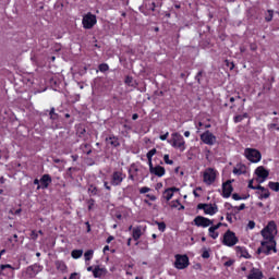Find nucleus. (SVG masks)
Segmentation results:
<instances>
[{
	"instance_id": "obj_27",
	"label": "nucleus",
	"mask_w": 279,
	"mask_h": 279,
	"mask_svg": "<svg viewBox=\"0 0 279 279\" xmlns=\"http://www.w3.org/2000/svg\"><path fill=\"white\" fill-rule=\"evenodd\" d=\"M56 267L59 271H66V264L64 262H57Z\"/></svg>"
},
{
	"instance_id": "obj_17",
	"label": "nucleus",
	"mask_w": 279,
	"mask_h": 279,
	"mask_svg": "<svg viewBox=\"0 0 279 279\" xmlns=\"http://www.w3.org/2000/svg\"><path fill=\"white\" fill-rule=\"evenodd\" d=\"M233 173L234 175H243L244 173H247V167H245V165L238 163L233 168Z\"/></svg>"
},
{
	"instance_id": "obj_49",
	"label": "nucleus",
	"mask_w": 279,
	"mask_h": 279,
	"mask_svg": "<svg viewBox=\"0 0 279 279\" xmlns=\"http://www.w3.org/2000/svg\"><path fill=\"white\" fill-rule=\"evenodd\" d=\"M202 128H204V124L202 122H198V124H196L197 132H199Z\"/></svg>"
},
{
	"instance_id": "obj_32",
	"label": "nucleus",
	"mask_w": 279,
	"mask_h": 279,
	"mask_svg": "<svg viewBox=\"0 0 279 279\" xmlns=\"http://www.w3.org/2000/svg\"><path fill=\"white\" fill-rule=\"evenodd\" d=\"M49 114H50V119H51L52 121H56V119H58V113H56V108L52 107V108L50 109Z\"/></svg>"
},
{
	"instance_id": "obj_38",
	"label": "nucleus",
	"mask_w": 279,
	"mask_h": 279,
	"mask_svg": "<svg viewBox=\"0 0 279 279\" xmlns=\"http://www.w3.org/2000/svg\"><path fill=\"white\" fill-rule=\"evenodd\" d=\"M265 19L269 23V21H271L274 19V11L268 10Z\"/></svg>"
},
{
	"instance_id": "obj_26",
	"label": "nucleus",
	"mask_w": 279,
	"mask_h": 279,
	"mask_svg": "<svg viewBox=\"0 0 279 279\" xmlns=\"http://www.w3.org/2000/svg\"><path fill=\"white\" fill-rule=\"evenodd\" d=\"M171 208H178V210H184V205L180 204V201H172L170 203Z\"/></svg>"
},
{
	"instance_id": "obj_21",
	"label": "nucleus",
	"mask_w": 279,
	"mask_h": 279,
	"mask_svg": "<svg viewBox=\"0 0 279 279\" xmlns=\"http://www.w3.org/2000/svg\"><path fill=\"white\" fill-rule=\"evenodd\" d=\"M257 191H260L259 199H267V198H269L270 193H269L268 189H265L262 185H257Z\"/></svg>"
},
{
	"instance_id": "obj_5",
	"label": "nucleus",
	"mask_w": 279,
	"mask_h": 279,
	"mask_svg": "<svg viewBox=\"0 0 279 279\" xmlns=\"http://www.w3.org/2000/svg\"><path fill=\"white\" fill-rule=\"evenodd\" d=\"M223 245H227V247H234L236 243H239V238H236V234L230 230H228L222 240Z\"/></svg>"
},
{
	"instance_id": "obj_48",
	"label": "nucleus",
	"mask_w": 279,
	"mask_h": 279,
	"mask_svg": "<svg viewBox=\"0 0 279 279\" xmlns=\"http://www.w3.org/2000/svg\"><path fill=\"white\" fill-rule=\"evenodd\" d=\"M148 166H149V172L151 173V170L155 169L154 163L151 162V159H148Z\"/></svg>"
},
{
	"instance_id": "obj_61",
	"label": "nucleus",
	"mask_w": 279,
	"mask_h": 279,
	"mask_svg": "<svg viewBox=\"0 0 279 279\" xmlns=\"http://www.w3.org/2000/svg\"><path fill=\"white\" fill-rule=\"evenodd\" d=\"M108 251H110V246L106 245V246L104 247V252H108Z\"/></svg>"
},
{
	"instance_id": "obj_53",
	"label": "nucleus",
	"mask_w": 279,
	"mask_h": 279,
	"mask_svg": "<svg viewBox=\"0 0 279 279\" xmlns=\"http://www.w3.org/2000/svg\"><path fill=\"white\" fill-rule=\"evenodd\" d=\"M199 77H202V71L197 73V75L195 76V80L198 82L199 84Z\"/></svg>"
},
{
	"instance_id": "obj_64",
	"label": "nucleus",
	"mask_w": 279,
	"mask_h": 279,
	"mask_svg": "<svg viewBox=\"0 0 279 279\" xmlns=\"http://www.w3.org/2000/svg\"><path fill=\"white\" fill-rule=\"evenodd\" d=\"M129 180H134V174H130Z\"/></svg>"
},
{
	"instance_id": "obj_10",
	"label": "nucleus",
	"mask_w": 279,
	"mask_h": 279,
	"mask_svg": "<svg viewBox=\"0 0 279 279\" xmlns=\"http://www.w3.org/2000/svg\"><path fill=\"white\" fill-rule=\"evenodd\" d=\"M217 179V170L213 168H208L204 172V182L205 184H213L215 180Z\"/></svg>"
},
{
	"instance_id": "obj_6",
	"label": "nucleus",
	"mask_w": 279,
	"mask_h": 279,
	"mask_svg": "<svg viewBox=\"0 0 279 279\" xmlns=\"http://www.w3.org/2000/svg\"><path fill=\"white\" fill-rule=\"evenodd\" d=\"M201 141L205 145H216L217 144V136L213 134L210 131H205L204 133L201 134Z\"/></svg>"
},
{
	"instance_id": "obj_63",
	"label": "nucleus",
	"mask_w": 279,
	"mask_h": 279,
	"mask_svg": "<svg viewBox=\"0 0 279 279\" xmlns=\"http://www.w3.org/2000/svg\"><path fill=\"white\" fill-rule=\"evenodd\" d=\"M3 254H5V250L0 251V257L3 256Z\"/></svg>"
},
{
	"instance_id": "obj_56",
	"label": "nucleus",
	"mask_w": 279,
	"mask_h": 279,
	"mask_svg": "<svg viewBox=\"0 0 279 279\" xmlns=\"http://www.w3.org/2000/svg\"><path fill=\"white\" fill-rule=\"evenodd\" d=\"M34 184L37 185V186H40V180L35 179V180H34Z\"/></svg>"
},
{
	"instance_id": "obj_43",
	"label": "nucleus",
	"mask_w": 279,
	"mask_h": 279,
	"mask_svg": "<svg viewBox=\"0 0 279 279\" xmlns=\"http://www.w3.org/2000/svg\"><path fill=\"white\" fill-rule=\"evenodd\" d=\"M234 210H236V213L241 211V210H245V204H241L238 207H234Z\"/></svg>"
},
{
	"instance_id": "obj_11",
	"label": "nucleus",
	"mask_w": 279,
	"mask_h": 279,
	"mask_svg": "<svg viewBox=\"0 0 279 279\" xmlns=\"http://www.w3.org/2000/svg\"><path fill=\"white\" fill-rule=\"evenodd\" d=\"M125 178V174H123V172L121 171H114L111 174V181L110 184L112 186H121V183L123 182V179Z\"/></svg>"
},
{
	"instance_id": "obj_50",
	"label": "nucleus",
	"mask_w": 279,
	"mask_h": 279,
	"mask_svg": "<svg viewBox=\"0 0 279 279\" xmlns=\"http://www.w3.org/2000/svg\"><path fill=\"white\" fill-rule=\"evenodd\" d=\"M203 258H210V253H208V251H205L203 253Z\"/></svg>"
},
{
	"instance_id": "obj_2",
	"label": "nucleus",
	"mask_w": 279,
	"mask_h": 279,
	"mask_svg": "<svg viewBox=\"0 0 279 279\" xmlns=\"http://www.w3.org/2000/svg\"><path fill=\"white\" fill-rule=\"evenodd\" d=\"M168 143L174 149H179V151H184L186 149V142L184 141V136L178 132L171 134V138L168 140Z\"/></svg>"
},
{
	"instance_id": "obj_16",
	"label": "nucleus",
	"mask_w": 279,
	"mask_h": 279,
	"mask_svg": "<svg viewBox=\"0 0 279 279\" xmlns=\"http://www.w3.org/2000/svg\"><path fill=\"white\" fill-rule=\"evenodd\" d=\"M235 252L240 258H252V255L247 252V248L243 246H236Z\"/></svg>"
},
{
	"instance_id": "obj_45",
	"label": "nucleus",
	"mask_w": 279,
	"mask_h": 279,
	"mask_svg": "<svg viewBox=\"0 0 279 279\" xmlns=\"http://www.w3.org/2000/svg\"><path fill=\"white\" fill-rule=\"evenodd\" d=\"M159 138H160V141H167V138H169V132H167L163 135H160Z\"/></svg>"
},
{
	"instance_id": "obj_25",
	"label": "nucleus",
	"mask_w": 279,
	"mask_h": 279,
	"mask_svg": "<svg viewBox=\"0 0 279 279\" xmlns=\"http://www.w3.org/2000/svg\"><path fill=\"white\" fill-rule=\"evenodd\" d=\"M106 141L112 147H119V145H121V143L119 142V137L116 136L107 137Z\"/></svg>"
},
{
	"instance_id": "obj_24",
	"label": "nucleus",
	"mask_w": 279,
	"mask_h": 279,
	"mask_svg": "<svg viewBox=\"0 0 279 279\" xmlns=\"http://www.w3.org/2000/svg\"><path fill=\"white\" fill-rule=\"evenodd\" d=\"M267 232L272 233L274 235L278 234V230L276 229V222L270 221L266 228H264Z\"/></svg>"
},
{
	"instance_id": "obj_13",
	"label": "nucleus",
	"mask_w": 279,
	"mask_h": 279,
	"mask_svg": "<svg viewBox=\"0 0 279 279\" xmlns=\"http://www.w3.org/2000/svg\"><path fill=\"white\" fill-rule=\"evenodd\" d=\"M52 180H51V175L49 174H44L40 178V185L37 186L38 190L40 189H49V184H51Z\"/></svg>"
},
{
	"instance_id": "obj_8",
	"label": "nucleus",
	"mask_w": 279,
	"mask_h": 279,
	"mask_svg": "<svg viewBox=\"0 0 279 279\" xmlns=\"http://www.w3.org/2000/svg\"><path fill=\"white\" fill-rule=\"evenodd\" d=\"M255 174L257 175L256 182H258V184H263V182L269 178V171L263 166L256 168Z\"/></svg>"
},
{
	"instance_id": "obj_4",
	"label": "nucleus",
	"mask_w": 279,
	"mask_h": 279,
	"mask_svg": "<svg viewBox=\"0 0 279 279\" xmlns=\"http://www.w3.org/2000/svg\"><path fill=\"white\" fill-rule=\"evenodd\" d=\"M82 24L84 29H93L97 25V16L93 13H87L83 16Z\"/></svg>"
},
{
	"instance_id": "obj_44",
	"label": "nucleus",
	"mask_w": 279,
	"mask_h": 279,
	"mask_svg": "<svg viewBox=\"0 0 279 279\" xmlns=\"http://www.w3.org/2000/svg\"><path fill=\"white\" fill-rule=\"evenodd\" d=\"M234 265V260L229 259L225 263V267H232Z\"/></svg>"
},
{
	"instance_id": "obj_39",
	"label": "nucleus",
	"mask_w": 279,
	"mask_h": 279,
	"mask_svg": "<svg viewBox=\"0 0 279 279\" xmlns=\"http://www.w3.org/2000/svg\"><path fill=\"white\" fill-rule=\"evenodd\" d=\"M157 226L160 232H165V230H167V225L165 222H157Z\"/></svg>"
},
{
	"instance_id": "obj_7",
	"label": "nucleus",
	"mask_w": 279,
	"mask_h": 279,
	"mask_svg": "<svg viewBox=\"0 0 279 279\" xmlns=\"http://www.w3.org/2000/svg\"><path fill=\"white\" fill-rule=\"evenodd\" d=\"M198 210H204L205 215H217L219 208L215 204H198L197 205Z\"/></svg>"
},
{
	"instance_id": "obj_33",
	"label": "nucleus",
	"mask_w": 279,
	"mask_h": 279,
	"mask_svg": "<svg viewBox=\"0 0 279 279\" xmlns=\"http://www.w3.org/2000/svg\"><path fill=\"white\" fill-rule=\"evenodd\" d=\"M93 254H94L93 250L86 251L84 254L85 260H90L93 258Z\"/></svg>"
},
{
	"instance_id": "obj_28",
	"label": "nucleus",
	"mask_w": 279,
	"mask_h": 279,
	"mask_svg": "<svg viewBox=\"0 0 279 279\" xmlns=\"http://www.w3.org/2000/svg\"><path fill=\"white\" fill-rule=\"evenodd\" d=\"M81 149H82L85 154H87V156H90V154H92V151H93V150H90V144H83V145L81 146Z\"/></svg>"
},
{
	"instance_id": "obj_1",
	"label": "nucleus",
	"mask_w": 279,
	"mask_h": 279,
	"mask_svg": "<svg viewBox=\"0 0 279 279\" xmlns=\"http://www.w3.org/2000/svg\"><path fill=\"white\" fill-rule=\"evenodd\" d=\"M262 236L263 240L260 242V247L257 250V254H266V256H269L271 252L276 254L278 252V250L276 248V235H274V233L267 231L266 229H263Z\"/></svg>"
},
{
	"instance_id": "obj_9",
	"label": "nucleus",
	"mask_w": 279,
	"mask_h": 279,
	"mask_svg": "<svg viewBox=\"0 0 279 279\" xmlns=\"http://www.w3.org/2000/svg\"><path fill=\"white\" fill-rule=\"evenodd\" d=\"M174 267L177 269H186L189 267V256H186V255H175Z\"/></svg>"
},
{
	"instance_id": "obj_57",
	"label": "nucleus",
	"mask_w": 279,
	"mask_h": 279,
	"mask_svg": "<svg viewBox=\"0 0 279 279\" xmlns=\"http://www.w3.org/2000/svg\"><path fill=\"white\" fill-rule=\"evenodd\" d=\"M105 189H107V191H110V185H108L107 181L104 182Z\"/></svg>"
},
{
	"instance_id": "obj_58",
	"label": "nucleus",
	"mask_w": 279,
	"mask_h": 279,
	"mask_svg": "<svg viewBox=\"0 0 279 279\" xmlns=\"http://www.w3.org/2000/svg\"><path fill=\"white\" fill-rule=\"evenodd\" d=\"M184 136H185V138H189V136H191V132L190 131H185L184 132Z\"/></svg>"
},
{
	"instance_id": "obj_36",
	"label": "nucleus",
	"mask_w": 279,
	"mask_h": 279,
	"mask_svg": "<svg viewBox=\"0 0 279 279\" xmlns=\"http://www.w3.org/2000/svg\"><path fill=\"white\" fill-rule=\"evenodd\" d=\"M268 130L272 131L276 130L277 132H279V124L278 123H270L268 124Z\"/></svg>"
},
{
	"instance_id": "obj_30",
	"label": "nucleus",
	"mask_w": 279,
	"mask_h": 279,
	"mask_svg": "<svg viewBox=\"0 0 279 279\" xmlns=\"http://www.w3.org/2000/svg\"><path fill=\"white\" fill-rule=\"evenodd\" d=\"M82 254H84V251L74 250V251H72V258H82Z\"/></svg>"
},
{
	"instance_id": "obj_19",
	"label": "nucleus",
	"mask_w": 279,
	"mask_h": 279,
	"mask_svg": "<svg viewBox=\"0 0 279 279\" xmlns=\"http://www.w3.org/2000/svg\"><path fill=\"white\" fill-rule=\"evenodd\" d=\"M247 279H263V271L258 268H253L247 276Z\"/></svg>"
},
{
	"instance_id": "obj_62",
	"label": "nucleus",
	"mask_w": 279,
	"mask_h": 279,
	"mask_svg": "<svg viewBox=\"0 0 279 279\" xmlns=\"http://www.w3.org/2000/svg\"><path fill=\"white\" fill-rule=\"evenodd\" d=\"M210 128V124H204V129L208 130Z\"/></svg>"
},
{
	"instance_id": "obj_29",
	"label": "nucleus",
	"mask_w": 279,
	"mask_h": 279,
	"mask_svg": "<svg viewBox=\"0 0 279 279\" xmlns=\"http://www.w3.org/2000/svg\"><path fill=\"white\" fill-rule=\"evenodd\" d=\"M268 186L271 191H275L276 193H278V191H279V183L278 182H269Z\"/></svg>"
},
{
	"instance_id": "obj_40",
	"label": "nucleus",
	"mask_w": 279,
	"mask_h": 279,
	"mask_svg": "<svg viewBox=\"0 0 279 279\" xmlns=\"http://www.w3.org/2000/svg\"><path fill=\"white\" fill-rule=\"evenodd\" d=\"M163 161L166 162V165H173V160L169 159V155L163 156Z\"/></svg>"
},
{
	"instance_id": "obj_22",
	"label": "nucleus",
	"mask_w": 279,
	"mask_h": 279,
	"mask_svg": "<svg viewBox=\"0 0 279 279\" xmlns=\"http://www.w3.org/2000/svg\"><path fill=\"white\" fill-rule=\"evenodd\" d=\"M175 191H178L177 187H170V189L166 190L163 192V199H166L168 202L171 201L173 197V193H175Z\"/></svg>"
},
{
	"instance_id": "obj_47",
	"label": "nucleus",
	"mask_w": 279,
	"mask_h": 279,
	"mask_svg": "<svg viewBox=\"0 0 279 279\" xmlns=\"http://www.w3.org/2000/svg\"><path fill=\"white\" fill-rule=\"evenodd\" d=\"M248 228H250V230H254V228H256V222L250 221L248 222Z\"/></svg>"
},
{
	"instance_id": "obj_41",
	"label": "nucleus",
	"mask_w": 279,
	"mask_h": 279,
	"mask_svg": "<svg viewBox=\"0 0 279 279\" xmlns=\"http://www.w3.org/2000/svg\"><path fill=\"white\" fill-rule=\"evenodd\" d=\"M253 184H254V180H251L248 182V189H252L253 191H258V186H254Z\"/></svg>"
},
{
	"instance_id": "obj_14",
	"label": "nucleus",
	"mask_w": 279,
	"mask_h": 279,
	"mask_svg": "<svg viewBox=\"0 0 279 279\" xmlns=\"http://www.w3.org/2000/svg\"><path fill=\"white\" fill-rule=\"evenodd\" d=\"M232 182L231 181H227L226 183L222 184V196L223 197H230V195H232Z\"/></svg>"
},
{
	"instance_id": "obj_18",
	"label": "nucleus",
	"mask_w": 279,
	"mask_h": 279,
	"mask_svg": "<svg viewBox=\"0 0 279 279\" xmlns=\"http://www.w3.org/2000/svg\"><path fill=\"white\" fill-rule=\"evenodd\" d=\"M150 173L153 175H157V178H162L167 171L165 170V167L162 166H155V169L150 170Z\"/></svg>"
},
{
	"instance_id": "obj_51",
	"label": "nucleus",
	"mask_w": 279,
	"mask_h": 279,
	"mask_svg": "<svg viewBox=\"0 0 279 279\" xmlns=\"http://www.w3.org/2000/svg\"><path fill=\"white\" fill-rule=\"evenodd\" d=\"M236 99H241V96H236L235 98H234V97H231V98H230V102H231V104H234V101H236Z\"/></svg>"
},
{
	"instance_id": "obj_42",
	"label": "nucleus",
	"mask_w": 279,
	"mask_h": 279,
	"mask_svg": "<svg viewBox=\"0 0 279 279\" xmlns=\"http://www.w3.org/2000/svg\"><path fill=\"white\" fill-rule=\"evenodd\" d=\"M149 191H151V189L144 186V187H141L140 193L145 194V193H149Z\"/></svg>"
},
{
	"instance_id": "obj_15",
	"label": "nucleus",
	"mask_w": 279,
	"mask_h": 279,
	"mask_svg": "<svg viewBox=\"0 0 279 279\" xmlns=\"http://www.w3.org/2000/svg\"><path fill=\"white\" fill-rule=\"evenodd\" d=\"M222 226H223V223H221V222H219L218 225L211 226L208 229L209 236L211 239H218L219 238V232H217V230H219Z\"/></svg>"
},
{
	"instance_id": "obj_31",
	"label": "nucleus",
	"mask_w": 279,
	"mask_h": 279,
	"mask_svg": "<svg viewBox=\"0 0 279 279\" xmlns=\"http://www.w3.org/2000/svg\"><path fill=\"white\" fill-rule=\"evenodd\" d=\"M243 119H247V113H244L243 116H235L234 117V123H241Z\"/></svg>"
},
{
	"instance_id": "obj_37",
	"label": "nucleus",
	"mask_w": 279,
	"mask_h": 279,
	"mask_svg": "<svg viewBox=\"0 0 279 279\" xmlns=\"http://www.w3.org/2000/svg\"><path fill=\"white\" fill-rule=\"evenodd\" d=\"M110 69V66L107 63H102L99 65V71L101 73H106V71H108Z\"/></svg>"
},
{
	"instance_id": "obj_55",
	"label": "nucleus",
	"mask_w": 279,
	"mask_h": 279,
	"mask_svg": "<svg viewBox=\"0 0 279 279\" xmlns=\"http://www.w3.org/2000/svg\"><path fill=\"white\" fill-rule=\"evenodd\" d=\"M112 241H114V236L110 235V236L107 239V243H112Z\"/></svg>"
},
{
	"instance_id": "obj_20",
	"label": "nucleus",
	"mask_w": 279,
	"mask_h": 279,
	"mask_svg": "<svg viewBox=\"0 0 279 279\" xmlns=\"http://www.w3.org/2000/svg\"><path fill=\"white\" fill-rule=\"evenodd\" d=\"M106 274H108L106 268L96 267L93 270L94 278H104V276H106Z\"/></svg>"
},
{
	"instance_id": "obj_54",
	"label": "nucleus",
	"mask_w": 279,
	"mask_h": 279,
	"mask_svg": "<svg viewBox=\"0 0 279 279\" xmlns=\"http://www.w3.org/2000/svg\"><path fill=\"white\" fill-rule=\"evenodd\" d=\"M32 239H38V233H36V231L32 232Z\"/></svg>"
},
{
	"instance_id": "obj_3",
	"label": "nucleus",
	"mask_w": 279,
	"mask_h": 279,
	"mask_svg": "<svg viewBox=\"0 0 279 279\" xmlns=\"http://www.w3.org/2000/svg\"><path fill=\"white\" fill-rule=\"evenodd\" d=\"M244 156L250 160V162H260L263 155L256 148H245Z\"/></svg>"
},
{
	"instance_id": "obj_34",
	"label": "nucleus",
	"mask_w": 279,
	"mask_h": 279,
	"mask_svg": "<svg viewBox=\"0 0 279 279\" xmlns=\"http://www.w3.org/2000/svg\"><path fill=\"white\" fill-rule=\"evenodd\" d=\"M154 156H156V148L150 149L147 153L146 158H147V160H151V158H154Z\"/></svg>"
},
{
	"instance_id": "obj_12",
	"label": "nucleus",
	"mask_w": 279,
	"mask_h": 279,
	"mask_svg": "<svg viewBox=\"0 0 279 279\" xmlns=\"http://www.w3.org/2000/svg\"><path fill=\"white\" fill-rule=\"evenodd\" d=\"M194 223L195 226H197L198 228H208L209 226H213V220L204 217V216H197L194 219Z\"/></svg>"
},
{
	"instance_id": "obj_52",
	"label": "nucleus",
	"mask_w": 279,
	"mask_h": 279,
	"mask_svg": "<svg viewBox=\"0 0 279 279\" xmlns=\"http://www.w3.org/2000/svg\"><path fill=\"white\" fill-rule=\"evenodd\" d=\"M69 279H77V272H73L71 274Z\"/></svg>"
},
{
	"instance_id": "obj_59",
	"label": "nucleus",
	"mask_w": 279,
	"mask_h": 279,
	"mask_svg": "<svg viewBox=\"0 0 279 279\" xmlns=\"http://www.w3.org/2000/svg\"><path fill=\"white\" fill-rule=\"evenodd\" d=\"M132 119H133V121H136V119H138V113H134V114L132 116Z\"/></svg>"
},
{
	"instance_id": "obj_60",
	"label": "nucleus",
	"mask_w": 279,
	"mask_h": 279,
	"mask_svg": "<svg viewBox=\"0 0 279 279\" xmlns=\"http://www.w3.org/2000/svg\"><path fill=\"white\" fill-rule=\"evenodd\" d=\"M130 245H132V238L128 239V246L130 247Z\"/></svg>"
},
{
	"instance_id": "obj_46",
	"label": "nucleus",
	"mask_w": 279,
	"mask_h": 279,
	"mask_svg": "<svg viewBox=\"0 0 279 279\" xmlns=\"http://www.w3.org/2000/svg\"><path fill=\"white\" fill-rule=\"evenodd\" d=\"M232 199H234L235 202H239L240 199H242V197H240L239 194H232Z\"/></svg>"
},
{
	"instance_id": "obj_35",
	"label": "nucleus",
	"mask_w": 279,
	"mask_h": 279,
	"mask_svg": "<svg viewBox=\"0 0 279 279\" xmlns=\"http://www.w3.org/2000/svg\"><path fill=\"white\" fill-rule=\"evenodd\" d=\"M5 269H14V268L10 264L0 265V275H3V270Z\"/></svg>"
},
{
	"instance_id": "obj_23",
	"label": "nucleus",
	"mask_w": 279,
	"mask_h": 279,
	"mask_svg": "<svg viewBox=\"0 0 279 279\" xmlns=\"http://www.w3.org/2000/svg\"><path fill=\"white\" fill-rule=\"evenodd\" d=\"M132 236L134 241H138L143 236V229L141 227L133 228Z\"/></svg>"
}]
</instances>
